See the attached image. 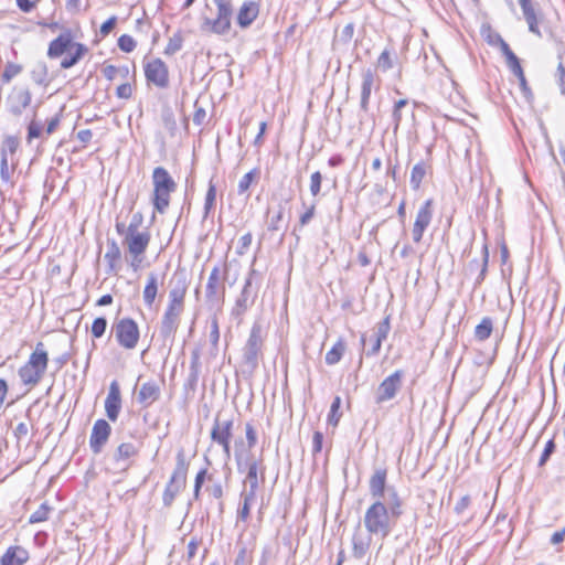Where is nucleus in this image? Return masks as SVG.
I'll return each instance as SVG.
<instances>
[{"label": "nucleus", "mask_w": 565, "mask_h": 565, "mask_svg": "<svg viewBox=\"0 0 565 565\" xmlns=\"http://www.w3.org/2000/svg\"><path fill=\"white\" fill-rule=\"evenodd\" d=\"M315 213H316V204L312 203L307 209V211L303 214L300 215V217H299V225L301 227L306 226L312 220V217L315 216Z\"/></svg>", "instance_id": "62"}, {"label": "nucleus", "mask_w": 565, "mask_h": 565, "mask_svg": "<svg viewBox=\"0 0 565 565\" xmlns=\"http://www.w3.org/2000/svg\"><path fill=\"white\" fill-rule=\"evenodd\" d=\"M245 435L247 451H250L252 448H254L257 443V434L254 426L250 423H246L245 425Z\"/></svg>", "instance_id": "52"}, {"label": "nucleus", "mask_w": 565, "mask_h": 565, "mask_svg": "<svg viewBox=\"0 0 565 565\" xmlns=\"http://www.w3.org/2000/svg\"><path fill=\"white\" fill-rule=\"evenodd\" d=\"M183 45V36L180 31L175 32L168 41V44L164 49V54L168 56L174 55L182 49Z\"/></svg>", "instance_id": "39"}, {"label": "nucleus", "mask_w": 565, "mask_h": 565, "mask_svg": "<svg viewBox=\"0 0 565 565\" xmlns=\"http://www.w3.org/2000/svg\"><path fill=\"white\" fill-rule=\"evenodd\" d=\"M259 14V3L257 1H244L238 10L236 22L242 29H247Z\"/></svg>", "instance_id": "22"}, {"label": "nucleus", "mask_w": 565, "mask_h": 565, "mask_svg": "<svg viewBox=\"0 0 565 565\" xmlns=\"http://www.w3.org/2000/svg\"><path fill=\"white\" fill-rule=\"evenodd\" d=\"M238 472H245V484L252 488H258V473L264 479L265 466L263 458H256L252 451H237L235 454Z\"/></svg>", "instance_id": "7"}, {"label": "nucleus", "mask_w": 565, "mask_h": 565, "mask_svg": "<svg viewBox=\"0 0 565 565\" xmlns=\"http://www.w3.org/2000/svg\"><path fill=\"white\" fill-rule=\"evenodd\" d=\"M263 344L262 326L255 322L242 349L243 365L249 374L254 373L258 367L259 360L263 356Z\"/></svg>", "instance_id": "5"}, {"label": "nucleus", "mask_w": 565, "mask_h": 565, "mask_svg": "<svg viewBox=\"0 0 565 565\" xmlns=\"http://www.w3.org/2000/svg\"><path fill=\"white\" fill-rule=\"evenodd\" d=\"M152 204L160 214L166 213L170 204V195L177 190V183L163 167H156L152 171Z\"/></svg>", "instance_id": "4"}, {"label": "nucleus", "mask_w": 565, "mask_h": 565, "mask_svg": "<svg viewBox=\"0 0 565 565\" xmlns=\"http://www.w3.org/2000/svg\"><path fill=\"white\" fill-rule=\"evenodd\" d=\"M492 329V319L489 317H484L475 329V338L479 341H484L490 338Z\"/></svg>", "instance_id": "36"}, {"label": "nucleus", "mask_w": 565, "mask_h": 565, "mask_svg": "<svg viewBox=\"0 0 565 565\" xmlns=\"http://www.w3.org/2000/svg\"><path fill=\"white\" fill-rule=\"evenodd\" d=\"M20 142L19 139L14 136H8L2 145L1 153H6V158H8V153H15Z\"/></svg>", "instance_id": "48"}, {"label": "nucleus", "mask_w": 565, "mask_h": 565, "mask_svg": "<svg viewBox=\"0 0 565 565\" xmlns=\"http://www.w3.org/2000/svg\"><path fill=\"white\" fill-rule=\"evenodd\" d=\"M143 216L141 212H136L132 214L130 223L128 225V233L140 232L139 228L142 225Z\"/></svg>", "instance_id": "57"}, {"label": "nucleus", "mask_w": 565, "mask_h": 565, "mask_svg": "<svg viewBox=\"0 0 565 565\" xmlns=\"http://www.w3.org/2000/svg\"><path fill=\"white\" fill-rule=\"evenodd\" d=\"M391 326H390V317H386L384 320L379 322L376 324V329L374 332V337L376 339H380L381 341H384L387 338V334L390 332Z\"/></svg>", "instance_id": "51"}, {"label": "nucleus", "mask_w": 565, "mask_h": 565, "mask_svg": "<svg viewBox=\"0 0 565 565\" xmlns=\"http://www.w3.org/2000/svg\"><path fill=\"white\" fill-rule=\"evenodd\" d=\"M216 201V186L214 185L213 181L211 180L209 183V188L205 194L204 200V212H203V220L207 218L211 211L213 210Z\"/></svg>", "instance_id": "37"}, {"label": "nucleus", "mask_w": 565, "mask_h": 565, "mask_svg": "<svg viewBox=\"0 0 565 565\" xmlns=\"http://www.w3.org/2000/svg\"><path fill=\"white\" fill-rule=\"evenodd\" d=\"M189 280L184 270H175L168 284V302L159 322V335L164 343L174 342L175 333L185 310Z\"/></svg>", "instance_id": "1"}, {"label": "nucleus", "mask_w": 565, "mask_h": 565, "mask_svg": "<svg viewBox=\"0 0 565 565\" xmlns=\"http://www.w3.org/2000/svg\"><path fill=\"white\" fill-rule=\"evenodd\" d=\"M136 45L137 43L134 38L128 34H122L118 39V47L125 53L132 52L136 49Z\"/></svg>", "instance_id": "50"}, {"label": "nucleus", "mask_w": 565, "mask_h": 565, "mask_svg": "<svg viewBox=\"0 0 565 565\" xmlns=\"http://www.w3.org/2000/svg\"><path fill=\"white\" fill-rule=\"evenodd\" d=\"M218 340H220L218 321L214 317L211 320L210 341H211L212 345L216 348L217 343H218Z\"/></svg>", "instance_id": "59"}, {"label": "nucleus", "mask_w": 565, "mask_h": 565, "mask_svg": "<svg viewBox=\"0 0 565 565\" xmlns=\"http://www.w3.org/2000/svg\"><path fill=\"white\" fill-rule=\"evenodd\" d=\"M434 214V202L431 199L426 200L417 211L415 222L412 228V237L415 243H420L425 231L431 223Z\"/></svg>", "instance_id": "13"}, {"label": "nucleus", "mask_w": 565, "mask_h": 565, "mask_svg": "<svg viewBox=\"0 0 565 565\" xmlns=\"http://www.w3.org/2000/svg\"><path fill=\"white\" fill-rule=\"evenodd\" d=\"M340 407H341V398H340V396H335L333 398V402L330 407V413L328 415V424H330L332 426L338 425L340 417L342 415L340 413Z\"/></svg>", "instance_id": "42"}, {"label": "nucleus", "mask_w": 565, "mask_h": 565, "mask_svg": "<svg viewBox=\"0 0 565 565\" xmlns=\"http://www.w3.org/2000/svg\"><path fill=\"white\" fill-rule=\"evenodd\" d=\"M145 76L148 83L159 88L169 86V70L161 58H154L146 64Z\"/></svg>", "instance_id": "14"}, {"label": "nucleus", "mask_w": 565, "mask_h": 565, "mask_svg": "<svg viewBox=\"0 0 565 565\" xmlns=\"http://www.w3.org/2000/svg\"><path fill=\"white\" fill-rule=\"evenodd\" d=\"M116 23H117V18L116 17H110L108 20H106L102 26H100V34L103 36H106L108 35L116 26Z\"/></svg>", "instance_id": "64"}, {"label": "nucleus", "mask_w": 565, "mask_h": 565, "mask_svg": "<svg viewBox=\"0 0 565 565\" xmlns=\"http://www.w3.org/2000/svg\"><path fill=\"white\" fill-rule=\"evenodd\" d=\"M159 281L154 273L148 274L147 284L143 288L142 298L143 302L148 308H151L154 303L158 295Z\"/></svg>", "instance_id": "28"}, {"label": "nucleus", "mask_w": 565, "mask_h": 565, "mask_svg": "<svg viewBox=\"0 0 565 565\" xmlns=\"http://www.w3.org/2000/svg\"><path fill=\"white\" fill-rule=\"evenodd\" d=\"M554 450H555V444L551 439L546 443V445L544 447V450L539 460V466H544L546 463V461L550 459L551 455L554 452Z\"/></svg>", "instance_id": "61"}, {"label": "nucleus", "mask_w": 565, "mask_h": 565, "mask_svg": "<svg viewBox=\"0 0 565 565\" xmlns=\"http://www.w3.org/2000/svg\"><path fill=\"white\" fill-rule=\"evenodd\" d=\"M213 2L217 9L216 18L213 20L206 19L205 24L210 25V30L217 35L227 34L232 25V0H213Z\"/></svg>", "instance_id": "10"}, {"label": "nucleus", "mask_w": 565, "mask_h": 565, "mask_svg": "<svg viewBox=\"0 0 565 565\" xmlns=\"http://www.w3.org/2000/svg\"><path fill=\"white\" fill-rule=\"evenodd\" d=\"M386 480L387 470L385 468L375 469L371 476L369 481V491L375 501H387V489L390 487L386 486Z\"/></svg>", "instance_id": "18"}, {"label": "nucleus", "mask_w": 565, "mask_h": 565, "mask_svg": "<svg viewBox=\"0 0 565 565\" xmlns=\"http://www.w3.org/2000/svg\"><path fill=\"white\" fill-rule=\"evenodd\" d=\"M49 364V354L43 342H38L29 360L19 371V377L24 385H38L44 376Z\"/></svg>", "instance_id": "3"}, {"label": "nucleus", "mask_w": 565, "mask_h": 565, "mask_svg": "<svg viewBox=\"0 0 565 565\" xmlns=\"http://www.w3.org/2000/svg\"><path fill=\"white\" fill-rule=\"evenodd\" d=\"M252 557L246 546H241L235 558V565H250Z\"/></svg>", "instance_id": "56"}, {"label": "nucleus", "mask_w": 565, "mask_h": 565, "mask_svg": "<svg viewBox=\"0 0 565 565\" xmlns=\"http://www.w3.org/2000/svg\"><path fill=\"white\" fill-rule=\"evenodd\" d=\"M50 511L51 508L46 503H42L39 509L30 515L29 522L33 524L46 521L49 519Z\"/></svg>", "instance_id": "44"}, {"label": "nucleus", "mask_w": 565, "mask_h": 565, "mask_svg": "<svg viewBox=\"0 0 565 565\" xmlns=\"http://www.w3.org/2000/svg\"><path fill=\"white\" fill-rule=\"evenodd\" d=\"M488 262H489V249H488L487 244H484L483 247H482V259H481V264H480V267H481L480 268V273L477 276L476 281H475L476 286L481 285V282L484 280L486 274H487V269H488ZM478 267H479V260L478 259L471 260L469 263V265H468V268H469L470 271L477 269Z\"/></svg>", "instance_id": "30"}, {"label": "nucleus", "mask_w": 565, "mask_h": 565, "mask_svg": "<svg viewBox=\"0 0 565 565\" xmlns=\"http://www.w3.org/2000/svg\"><path fill=\"white\" fill-rule=\"evenodd\" d=\"M402 500L394 487L387 489V501H374L365 511L364 526L369 534L385 539L402 515Z\"/></svg>", "instance_id": "2"}, {"label": "nucleus", "mask_w": 565, "mask_h": 565, "mask_svg": "<svg viewBox=\"0 0 565 565\" xmlns=\"http://www.w3.org/2000/svg\"><path fill=\"white\" fill-rule=\"evenodd\" d=\"M285 214V207L284 205H279L277 212L271 216L269 223H268V231L269 232H277L281 230V222L284 220Z\"/></svg>", "instance_id": "45"}, {"label": "nucleus", "mask_w": 565, "mask_h": 565, "mask_svg": "<svg viewBox=\"0 0 565 565\" xmlns=\"http://www.w3.org/2000/svg\"><path fill=\"white\" fill-rule=\"evenodd\" d=\"M42 130H43V127H42L41 122H38L34 119L31 120L28 126V137H26L28 142H31V140L34 138H39L42 135Z\"/></svg>", "instance_id": "53"}, {"label": "nucleus", "mask_w": 565, "mask_h": 565, "mask_svg": "<svg viewBox=\"0 0 565 565\" xmlns=\"http://www.w3.org/2000/svg\"><path fill=\"white\" fill-rule=\"evenodd\" d=\"M107 329V320L105 317H98L93 321L92 324V334L94 338L99 339L102 338Z\"/></svg>", "instance_id": "46"}, {"label": "nucleus", "mask_w": 565, "mask_h": 565, "mask_svg": "<svg viewBox=\"0 0 565 565\" xmlns=\"http://www.w3.org/2000/svg\"><path fill=\"white\" fill-rule=\"evenodd\" d=\"M88 53V47L83 44L76 42L73 45V51H68V55L64 57L61 62V67L64 70L71 68L76 65L86 54Z\"/></svg>", "instance_id": "27"}, {"label": "nucleus", "mask_w": 565, "mask_h": 565, "mask_svg": "<svg viewBox=\"0 0 565 565\" xmlns=\"http://www.w3.org/2000/svg\"><path fill=\"white\" fill-rule=\"evenodd\" d=\"M106 253L104 255V259L107 263L108 274H117L119 270V263L121 259V250L118 243L113 238H107L106 243Z\"/></svg>", "instance_id": "25"}, {"label": "nucleus", "mask_w": 565, "mask_h": 565, "mask_svg": "<svg viewBox=\"0 0 565 565\" xmlns=\"http://www.w3.org/2000/svg\"><path fill=\"white\" fill-rule=\"evenodd\" d=\"M519 3L522 8L523 15L529 24V30L532 33L541 35V32H540L539 25H537V18H536L534 8L531 3V0H519Z\"/></svg>", "instance_id": "29"}, {"label": "nucleus", "mask_w": 565, "mask_h": 565, "mask_svg": "<svg viewBox=\"0 0 565 565\" xmlns=\"http://www.w3.org/2000/svg\"><path fill=\"white\" fill-rule=\"evenodd\" d=\"M377 67L383 72H386L393 67L391 54L387 50H384L377 58Z\"/></svg>", "instance_id": "54"}, {"label": "nucleus", "mask_w": 565, "mask_h": 565, "mask_svg": "<svg viewBox=\"0 0 565 565\" xmlns=\"http://www.w3.org/2000/svg\"><path fill=\"white\" fill-rule=\"evenodd\" d=\"M22 72V66L12 62H8L4 66L1 79L3 83H10L13 77Z\"/></svg>", "instance_id": "43"}, {"label": "nucleus", "mask_w": 565, "mask_h": 565, "mask_svg": "<svg viewBox=\"0 0 565 565\" xmlns=\"http://www.w3.org/2000/svg\"><path fill=\"white\" fill-rule=\"evenodd\" d=\"M137 454H138V449L134 444L122 443L117 447V449L114 454V459L117 462H120V461H125L129 458L135 457Z\"/></svg>", "instance_id": "35"}, {"label": "nucleus", "mask_w": 565, "mask_h": 565, "mask_svg": "<svg viewBox=\"0 0 565 565\" xmlns=\"http://www.w3.org/2000/svg\"><path fill=\"white\" fill-rule=\"evenodd\" d=\"M380 79L371 68L362 73L360 108L363 113L369 111L370 97L373 89H379Z\"/></svg>", "instance_id": "19"}, {"label": "nucleus", "mask_w": 565, "mask_h": 565, "mask_svg": "<svg viewBox=\"0 0 565 565\" xmlns=\"http://www.w3.org/2000/svg\"><path fill=\"white\" fill-rule=\"evenodd\" d=\"M189 470V461L185 457L184 449H179L175 456V467L169 483L163 492V503L169 507L172 504L175 495L185 486L186 475Z\"/></svg>", "instance_id": "6"}, {"label": "nucleus", "mask_w": 565, "mask_h": 565, "mask_svg": "<svg viewBox=\"0 0 565 565\" xmlns=\"http://www.w3.org/2000/svg\"><path fill=\"white\" fill-rule=\"evenodd\" d=\"M206 475H207V469L206 468H203L201 469L198 473H196V477H195V481H194V498L198 499L199 495H200V490L202 488V484L206 478Z\"/></svg>", "instance_id": "60"}, {"label": "nucleus", "mask_w": 565, "mask_h": 565, "mask_svg": "<svg viewBox=\"0 0 565 565\" xmlns=\"http://www.w3.org/2000/svg\"><path fill=\"white\" fill-rule=\"evenodd\" d=\"M105 411L107 417L111 422H116L121 411V393L117 381H113L109 385L108 394L105 399Z\"/></svg>", "instance_id": "20"}, {"label": "nucleus", "mask_w": 565, "mask_h": 565, "mask_svg": "<svg viewBox=\"0 0 565 565\" xmlns=\"http://www.w3.org/2000/svg\"><path fill=\"white\" fill-rule=\"evenodd\" d=\"M408 106L407 99H399L395 102L394 108H393V122H394V131L398 129L401 126L403 118H404V109Z\"/></svg>", "instance_id": "38"}, {"label": "nucleus", "mask_w": 565, "mask_h": 565, "mask_svg": "<svg viewBox=\"0 0 565 565\" xmlns=\"http://www.w3.org/2000/svg\"><path fill=\"white\" fill-rule=\"evenodd\" d=\"M322 174L319 171L313 172L310 175V193L313 198L321 193Z\"/></svg>", "instance_id": "49"}, {"label": "nucleus", "mask_w": 565, "mask_h": 565, "mask_svg": "<svg viewBox=\"0 0 565 565\" xmlns=\"http://www.w3.org/2000/svg\"><path fill=\"white\" fill-rule=\"evenodd\" d=\"M224 275H226V273H224ZM224 279L225 276L221 275L220 267L214 266L209 275L205 287V300L212 307L220 306L224 302L226 291Z\"/></svg>", "instance_id": "11"}, {"label": "nucleus", "mask_w": 565, "mask_h": 565, "mask_svg": "<svg viewBox=\"0 0 565 565\" xmlns=\"http://www.w3.org/2000/svg\"><path fill=\"white\" fill-rule=\"evenodd\" d=\"M31 78L39 86L46 87L49 85V70L44 62H38L33 66L31 71Z\"/></svg>", "instance_id": "32"}, {"label": "nucleus", "mask_w": 565, "mask_h": 565, "mask_svg": "<svg viewBox=\"0 0 565 565\" xmlns=\"http://www.w3.org/2000/svg\"><path fill=\"white\" fill-rule=\"evenodd\" d=\"M29 559V553L19 545L10 546L1 557V565H23Z\"/></svg>", "instance_id": "26"}, {"label": "nucleus", "mask_w": 565, "mask_h": 565, "mask_svg": "<svg viewBox=\"0 0 565 565\" xmlns=\"http://www.w3.org/2000/svg\"><path fill=\"white\" fill-rule=\"evenodd\" d=\"M32 94L28 88L14 87L7 97V107L10 114L19 117L30 106Z\"/></svg>", "instance_id": "17"}, {"label": "nucleus", "mask_w": 565, "mask_h": 565, "mask_svg": "<svg viewBox=\"0 0 565 565\" xmlns=\"http://www.w3.org/2000/svg\"><path fill=\"white\" fill-rule=\"evenodd\" d=\"M113 332L119 347L125 350H134L140 339L138 323L132 318H121L114 322Z\"/></svg>", "instance_id": "9"}, {"label": "nucleus", "mask_w": 565, "mask_h": 565, "mask_svg": "<svg viewBox=\"0 0 565 565\" xmlns=\"http://www.w3.org/2000/svg\"><path fill=\"white\" fill-rule=\"evenodd\" d=\"M404 372L395 371L393 374L384 379L375 392V403L381 405L393 399L402 387Z\"/></svg>", "instance_id": "12"}, {"label": "nucleus", "mask_w": 565, "mask_h": 565, "mask_svg": "<svg viewBox=\"0 0 565 565\" xmlns=\"http://www.w3.org/2000/svg\"><path fill=\"white\" fill-rule=\"evenodd\" d=\"M200 354L199 351L195 350L191 354V362H190V373L188 376V385L191 388H194L196 386L199 374H200Z\"/></svg>", "instance_id": "34"}, {"label": "nucleus", "mask_w": 565, "mask_h": 565, "mask_svg": "<svg viewBox=\"0 0 565 565\" xmlns=\"http://www.w3.org/2000/svg\"><path fill=\"white\" fill-rule=\"evenodd\" d=\"M76 42L73 41L71 30H65L56 39L51 41L47 49V56L50 58H57L68 51H73V45Z\"/></svg>", "instance_id": "21"}, {"label": "nucleus", "mask_w": 565, "mask_h": 565, "mask_svg": "<svg viewBox=\"0 0 565 565\" xmlns=\"http://www.w3.org/2000/svg\"><path fill=\"white\" fill-rule=\"evenodd\" d=\"M132 87L129 83H124L119 85L116 89V95L118 98L128 99L131 97Z\"/></svg>", "instance_id": "63"}, {"label": "nucleus", "mask_w": 565, "mask_h": 565, "mask_svg": "<svg viewBox=\"0 0 565 565\" xmlns=\"http://www.w3.org/2000/svg\"><path fill=\"white\" fill-rule=\"evenodd\" d=\"M110 434L111 427L107 420L100 418L94 423L89 437V447L95 455L102 452L110 437Z\"/></svg>", "instance_id": "16"}, {"label": "nucleus", "mask_w": 565, "mask_h": 565, "mask_svg": "<svg viewBox=\"0 0 565 565\" xmlns=\"http://www.w3.org/2000/svg\"><path fill=\"white\" fill-rule=\"evenodd\" d=\"M233 419H221L220 416H216L211 429L212 441L220 444L231 440L233 436Z\"/></svg>", "instance_id": "23"}, {"label": "nucleus", "mask_w": 565, "mask_h": 565, "mask_svg": "<svg viewBox=\"0 0 565 565\" xmlns=\"http://www.w3.org/2000/svg\"><path fill=\"white\" fill-rule=\"evenodd\" d=\"M428 168V164L424 160H420L413 167L411 172V186L413 190H418L420 188Z\"/></svg>", "instance_id": "31"}, {"label": "nucleus", "mask_w": 565, "mask_h": 565, "mask_svg": "<svg viewBox=\"0 0 565 565\" xmlns=\"http://www.w3.org/2000/svg\"><path fill=\"white\" fill-rule=\"evenodd\" d=\"M151 235L148 231L128 233L124 238V245L127 247V253L131 257L129 265L134 271H138L143 262V255L149 246Z\"/></svg>", "instance_id": "8"}, {"label": "nucleus", "mask_w": 565, "mask_h": 565, "mask_svg": "<svg viewBox=\"0 0 565 565\" xmlns=\"http://www.w3.org/2000/svg\"><path fill=\"white\" fill-rule=\"evenodd\" d=\"M252 239H253V236L250 233L244 234L238 241V246H237L236 253L238 255H244L247 252V249L249 248V246L252 244Z\"/></svg>", "instance_id": "58"}, {"label": "nucleus", "mask_w": 565, "mask_h": 565, "mask_svg": "<svg viewBox=\"0 0 565 565\" xmlns=\"http://www.w3.org/2000/svg\"><path fill=\"white\" fill-rule=\"evenodd\" d=\"M161 390L156 381L145 382L137 394V402L143 407L151 406L160 398Z\"/></svg>", "instance_id": "24"}, {"label": "nucleus", "mask_w": 565, "mask_h": 565, "mask_svg": "<svg viewBox=\"0 0 565 565\" xmlns=\"http://www.w3.org/2000/svg\"><path fill=\"white\" fill-rule=\"evenodd\" d=\"M371 539L354 535L353 536V550L355 555H364L367 547L370 546Z\"/></svg>", "instance_id": "47"}, {"label": "nucleus", "mask_w": 565, "mask_h": 565, "mask_svg": "<svg viewBox=\"0 0 565 565\" xmlns=\"http://www.w3.org/2000/svg\"><path fill=\"white\" fill-rule=\"evenodd\" d=\"M258 174H259V172L256 169L244 174L243 178L238 182L237 193L244 194L245 192H247L252 182L258 177Z\"/></svg>", "instance_id": "41"}, {"label": "nucleus", "mask_w": 565, "mask_h": 565, "mask_svg": "<svg viewBox=\"0 0 565 565\" xmlns=\"http://www.w3.org/2000/svg\"><path fill=\"white\" fill-rule=\"evenodd\" d=\"M345 352V342L339 339L326 354V363L328 365L337 364Z\"/></svg>", "instance_id": "33"}, {"label": "nucleus", "mask_w": 565, "mask_h": 565, "mask_svg": "<svg viewBox=\"0 0 565 565\" xmlns=\"http://www.w3.org/2000/svg\"><path fill=\"white\" fill-rule=\"evenodd\" d=\"M353 34H354V23L350 22L343 26L340 34L338 35L339 41L344 44H348L352 40Z\"/></svg>", "instance_id": "55"}, {"label": "nucleus", "mask_w": 565, "mask_h": 565, "mask_svg": "<svg viewBox=\"0 0 565 565\" xmlns=\"http://www.w3.org/2000/svg\"><path fill=\"white\" fill-rule=\"evenodd\" d=\"M103 75L108 79V81H114L116 79L119 75L121 77H126L128 75V67H117L115 65H106L104 68H103Z\"/></svg>", "instance_id": "40"}, {"label": "nucleus", "mask_w": 565, "mask_h": 565, "mask_svg": "<svg viewBox=\"0 0 565 565\" xmlns=\"http://www.w3.org/2000/svg\"><path fill=\"white\" fill-rule=\"evenodd\" d=\"M257 274V271L252 268L248 273V276L245 280L244 287L235 301V306L232 310V315L235 317H239L245 313V311L254 303V299L256 297V291L253 290L252 284L253 278Z\"/></svg>", "instance_id": "15"}]
</instances>
